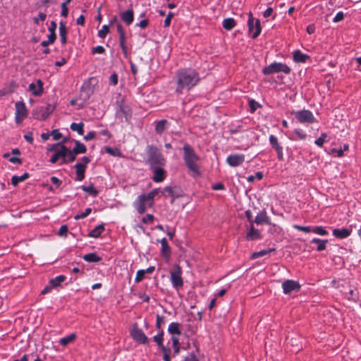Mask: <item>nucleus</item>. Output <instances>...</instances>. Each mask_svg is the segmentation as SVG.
I'll return each instance as SVG.
<instances>
[{"label": "nucleus", "mask_w": 361, "mask_h": 361, "mask_svg": "<svg viewBox=\"0 0 361 361\" xmlns=\"http://www.w3.org/2000/svg\"><path fill=\"white\" fill-rule=\"evenodd\" d=\"M312 232L315 234H318L320 235H328L327 231L322 226H314L312 228Z\"/></svg>", "instance_id": "a18cd8bd"}, {"label": "nucleus", "mask_w": 361, "mask_h": 361, "mask_svg": "<svg viewBox=\"0 0 361 361\" xmlns=\"http://www.w3.org/2000/svg\"><path fill=\"white\" fill-rule=\"evenodd\" d=\"M254 221L257 225L260 224H270V219L267 215V212L263 209L260 211L257 215L256 216L255 219H254Z\"/></svg>", "instance_id": "6ab92c4d"}, {"label": "nucleus", "mask_w": 361, "mask_h": 361, "mask_svg": "<svg viewBox=\"0 0 361 361\" xmlns=\"http://www.w3.org/2000/svg\"><path fill=\"white\" fill-rule=\"evenodd\" d=\"M310 56L306 54H303L300 50L297 49L293 52V60L295 63H306Z\"/></svg>", "instance_id": "412c9836"}, {"label": "nucleus", "mask_w": 361, "mask_h": 361, "mask_svg": "<svg viewBox=\"0 0 361 361\" xmlns=\"http://www.w3.org/2000/svg\"><path fill=\"white\" fill-rule=\"evenodd\" d=\"M164 331L160 330L158 334L153 337L154 341L157 344L159 349L162 348L163 347H165L163 345V337H164Z\"/></svg>", "instance_id": "473e14b6"}, {"label": "nucleus", "mask_w": 361, "mask_h": 361, "mask_svg": "<svg viewBox=\"0 0 361 361\" xmlns=\"http://www.w3.org/2000/svg\"><path fill=\"white\" fill-rule=\"evenodd\" d=\"M55 106L48 104L46 106H38L32 111V115L35 119L45 120L54 111Z\"/></svg>", "instance_id": "0eeeda50"}, {"label": "nucleus", "mask_w": 361, "mask_h": 361, "mask_svg": "<svg viewBox=\"0 0 361 361\" xmlns=\"http://www.w3.org/2000/svg\"><path fill=\"white\" fill-rule=\"evenodd\" d=\"M82 259L88 262H97L101 259L100 257L96 253H89L85 255L82 257Z\"/></svg>", "instance_id": "e433bc0d"}, {"label": "nucleus", "mask_w": 361, "mask_h": 361, "mask_svg": "<svg viewBox=\"0 0 361 361\" xmlns=\"http://www.w3.org/2000/svg\"><path fill=\"white\" fill-rule=\"evenodd\" d=\"M173 16H174V14L172 12H169L167 14L166 18H165L164 23V27H168L170 26L171 19L173 18Z\"/></svg>", "instance_id": "4d7b16f0"}, {"label": "nucleus", "mask_w": 361, "mask_h": 361, "mask_svg": "<svg viewBox=\"0 0 361 361\" xmlns=\"http://www.w3.org/2000/svg\"><path fill=\"white\" fill-rule=\"evenodd\" d=\"M249 105H250V107L252 111H255L258 107L260 106L259 103L257 102L256 101H255L254 99H251L249 102Z\"/></svg>", "instance_id": "69168bd1"}, {"label": "nucleus", "mask_w": 361, "mask_h": 361, "mask_svg": "<svg viewBox=\"0 0 361 361\" xmlns=\"http://www.w3.org/2000/svg\"><path fill=\"white\" fill-rule=\"evenodd\" d=\"M109 32V25H104L102 26V29L99 30L98 36L100 38H104Z\"/></svg>", "instance_id": "603ef678"}, {"label": "nucleus", "mask_w": 361, "mask_h": 361, "mask_svg": "<svg viewBox=\"0 0 361 361\" xmlns=\"http://www.w3.org/2000/svg\"><path fill=\"white\" fill-rule=\"evenodd\" d=\"M212 188L214 190H223L225 189V186L221 183H216L212 185Z\"/></svg>", "instance_id": "338daca9"}, {"label": "nucleus", "mask_w": 361, "mask_h": 361, "mask_svg": "<svg viewBox=\"0 0 361 361\" xmlns=\"http://www.w3.org/2000/svg\"><path fill=\"white\" fill-rule=\"evenodd\" d=\"M146 153L147 155L146 162L149 166V169L157 166H165L166 159L156 146L147 145Z\"/></svg>", "instance_id": "20e7f679"}, {"label": "nucleus", "mask_w": 361, "mask_h": 361, "mask_svg": "<svg viewBox=\"0 0 361 361\" xmlns=\"http://www.w3.org/2000/svg\"><path fill=\"white\" fill-rule=\"evenodd\" d=\"M168 121L162 119L156 122L155 131L157 134L161 135L166 128Z\"/></svg>", "instance_id": "bb28decb"}, {"label": "nucleus", "mask_w": 361, "mask_h": 361, "mask_svg": "<svg viewBox=\"0 0 361 361\" xmlns=\"http://www.w3.org/2000/svg\"><path fill=\"white\" fill-rule=\"evenodd\" d=\"M298 123L302 124H309L317 122V119L310 110L302 109L294 111L293 113Z\"/></svg>", "instance_id": "6e6552de"}, {"label": "nucleus", "mask_w": 361, "mask_h": 361, "mask_svg": "<svg viewBox=\"0 0 361 361\" xmlns=\"http://www.w3.org/2000/svg\"><path fill=\"white\" fill-rule=\"evenodd\" d=\"M75 168L76 169L77 180L80 181L82 180L85 178V168H84L82 164H78L75 165Z\"/></svg>", "instance_id": "7c9ffc66"}, {"label": "nucleus", "mask_w": 361, "mask_h": 361, "mask_svg": "<svg viewBox=\"0 0 361 361\" xmlns=\"http://www.w3.org/2000/svg\"><path fill=\"white\" fill-rule=\"evenodd\" d=\"M165 322V317L159 314H157L156 316V328L159 330V331L161 329V325Z\"/></svg>", "instance_id": "de8ad7c7"}, {"label": "nucleus", "mask_w": 361, "mask_h": 361, "mask_svg": "<svg viewBox=\"0 0 361 361\" xmlns=\"http://www.w3.org/2000/svg\"><path fill=\"white\" fill-rule=\"evenodd\" d=\"M154 218V217L152 214H147V215H145V216H143L142 218L141 221H142V223L145 224H150L153 221Z\"/></svg>", "instance_id": "6e6d98bb"}, {"label": "nucleus", "mask_w": 361, "mask_h": 361, "mask_svg": "<svg viewBox=\"0 0 361 361\" xmlns=\"http://www.w3.org/2000/svg\"><path fill=\"white\" fill-rule=\"evenodd\" d=\"M269 143L270 145H271V147L274 148V149H276L277 147H281V145L278 142V139L277 137L274 135H271L269 136Z\"/></svg>", "instance_id": "3c124183"}, {"label": "nucleus", "mask_w": 361, "mask_h": 361, "mask_svg": "<svg viewBox=\"0 0 361 361\" xmlns=\"http://www.w3.org/2000/svg\"><path fill=\"white\" fill-rule=\"evenodd\" d=\"M148 24H149L148 19H143L140 22H139L138 23H136L135 26L136 27H140L142 29H145V28H146L148 26Z\"/></svg>", "instance_id": "0e129e2a"}, {"label": "nucleus", "mask_w": 361, "mask_h": 361, "mask_svg": "<svg viewBox=\"0 0 361 361\" xmlns=\"http://www.w3.org/2000/svg\"><path fill=\"white\" fill-rule=\"evenodd\" d=\"M47 151L54 152V154L50 159V162L51 164H56L60 159L61 160V164H63V161H65L64 159H66V155L68 152V148L61 143H56L48 148Z\"/></svg>", "instance_id": "39448f33"}, {"label": "nucleus", "mask_w": 361, "mask_h": 361, "mask_svg": "<svg viewBox=\"0 0 361 361\" xmlns=\"http://www.w3.org/2000/svg\"><path fill=\"white\" fill-rule=\"evenodd\" d=\"M159 192L160 189L156 188L149 192L148 193L142 194V195H144V198L147 200L148 205L152 206L154 204V197Z\"/></svg>", "instance_id": "5701e85b"}, {"label": "nucleus", "mask_w": 361, "mask_h": 361, "mask_svg": "<svg viewBox=\"0 0 361 361\" xmlns=\"http://www.w3.org/2000/svg\"><path fill=\"white\" fill-rule=\"evenodd\" d=\"M83 126L84 123L82 122L79 123H73L71 124L70 128L73 131L78 132L79 135H82L84 133Z\"/></svg>", "instance_id": "4c0bfd02"}, {"label": "nucleus", "mask_w": 361, "mask_h": 361, "mask_svg": "<svg viewBox=\"0 0 361 361\" xmlns=\"http://www.w3.org/2000/svg\"><path fill=\"white\" fill-rule=\"evenodd\" d=\"M72 150L73 154H84L86 152L87 148L84 144L77 140L75 142V147Z\"/></svg>", "instance_id": "cd10ccee"}, {"label": "nucleus", "mask_w": 361, "mask_h": 361, "mask_svg": "<svg viewBox=\"0 0 361 361\" xmlns=\"http://www.w3.org/2000/svg\"><path fill=\"white\" fill-rule=\"evenodd\" d=\"M293 133L297 136L299 140H304L307 138V135L301 128H295L293 130Z\"/></svg>", "instance_id": "c03bdc74"}, {"label": "nucleus", "mask_w": 361, "mask_h": 361, "mask_svg": "<svg viewBox=\"0 0 361 361\" xmlns=\"http://www.w3.org/2000/svg\"><path fill=\"white\" fill-rule=\"evenodd\" d=\"M222 25L225 30H231L236 25V23L233 18H227L223 20Z\"/></svg>", "instance_id": "c85d7f7f"}, {"label": "nucleus", "mask_w": 361, "mask_h": 361, "mask_svg": "<svg viewBox=\"0 0 361 361\" xmlns=\"http://www.w3.org/2000/svg\"><path fill=\"white\" fill-rule=\"evenodd\" d=\"M163 353V360L164 361H171V349L169 348L163 347L160 349Z\"/></svg>", "instance_id": "8fccbe9b"}, {"label": "nucleus", "mask_w": 361, "mask_h": 361, "mask_svg": "<svg viewBox=\"0 0 361 361\" xmlns=\"http://www.w3.org/2000/svg\"><path fill=\"white\" fill-rule=\"evenodd\" d=\"M57 24L55 21H51V25L49 27V31L50 32L49 34V42H54L56 36L55 34V30L56 29Z\"/></svg>", "instance_id": "f704fd0d"}, {"label": "nucleus", "mask_w": 361, "mask_h": 361, "mask_svg": "<svg viewBox=\"0 0 361 361\" xmlns=\"http://www.w3.org/2000/svg\"><path fill=\"white\" fill-rule=\"evenodd\" d=\"M134 207L139 214H143L152 205H148L147 200L144 198V195H140L135 201Z\"/></svg>", "instance_id": "dca6fc26"}, {"label": "nucleus", "mask_w": 361, "mask_h": 361, "mask_svg": "<svg viewBox=\"0 0 361 361\" xmlns=\"http://www.w3.org/2000/svg\"><path fill=\"white\" fill-rule=\"evenodd\" d=\"M261 238V233L258 229L255 228L253 224L250 225L249 231L247 233L246 239L247 240H255Z\"/></svg>", "instance_id": "4be33fe9"}, {"label": "nucleus", "mask_w": 361, "mask_h": 361, "mask_svg": "<svg viewBox=\"0 0 361 361\" xmlns=\"http://www.w3.org/2000/svg\"><path fill=\"white\" fill-rule=\"evenodd\" d=\"M344 18V13L342 11L338 12L334 18H333L334 23H338L340 21H342Z\"/></svg>", "instance_id": "052dcab7"}, {"label": "nucleus", "mask_w": 361, "mask_h": 361, "mask_svg": "<svg viewBox=\"0 0 361 361\" xmlns=\"http://www.w3.org/2000/svg\"><path fill=\"white\" fill-rule=\"evenodd\" d=\"M164 166H157L149 169V170L153 173L152 179L154 182L161 183L165 179L166 172L164 169Z\"/></svg>", "instance_id": "2eb2a0df"}, {"label": "nucleus", "mask_w": 361, "mask_h": 361, "mask_svg": "<svg viewBox=\"0 0 361 361\" xmlns=\"http://www.w3.org/2000/svg\"><path fill=\"white\" fill-rule=\"evenodd\" d=\"M182 270L179 266L170 272V279L173 287L179 290L183 285V281L181 276Z\"/></svg>", "instance_id": "9d476101"}, {"label": "nucleus", "mask_w": 361, "mask_h": 361, "mask_svg": "<svg viewBox=\"0 0 361 361\" xmlns=\"http://www.w3.org/2000/svg\"><path fill=\"white\" fill-rule=\"evenodd\" d=\"M282 288L285 294H290L291 292L298 291L300 288V285L298 281L288 279L283 282Z\"/></svg>", "instance_id": "ddd939ff"}, {"label": "nucleus", "mask_w": 361, "mask_h": 361, "mask_svg": "<svg viewBox=\"0 0 361 361\" xmlns=\"http://www.w3.org/2000/svg\"><path fill=\"white\" fill-rule=\"evenodd\" d=\"M130 336L133 339L140 343V344H147L149 343V338L145 334L143 331L137 327V326H134L130 331Z\"/></svg>", "instance_id": "9b49d317"}, {"label": "nucleus", "mask_w": 361, "mask_h": 361, "mask_svg": "<svg viewBox=\"0 0 361 361\" xmlns=\"http://www.w3.org/2000/svg\"><path fill=\"white\" fill-rule=\"evenodd\" d=\"M245 161V155L243 154H232L227 157L226 163L231 167L241 165Z\"/></svg>", "instance_id": "4468645a"}, {"label": "nucleus", "mask_w": 361, "mask_h": 361, "mask_svg": "<svg viewBox=\"0 0 361 361\" xmlns=\"http://www.w3.org/2000/svg\"><path fill=\"white\" fill-rule=\"evenodd\" d=\"M75 337H76V336H75V334H71L68 335V336H66V337H63V338H61L60 339V343L62 345H66L68 343H70L72 341H73L75 340Z\"/></svg>", "instance_id": "79ce46f5"}, {"label": "nucleus", "mask_w": 361, "mask_h": 361, "mask_svg": "<svg viewBox=\"0 0 361 361\" xmlns=\"http://www.w3.org/2000/svg\"><path fill=\"white\" fill-rule=\"evenodd\" d=\"M183 160L188 169L192 173L193 177L201 176L198 161L199 156L195 153L193 148L188 144H185L183 147Z\"/></svg>", "instance_id": "f03ea898"}, {"label": "nucleus", "mask_w": 361, "mask_h": 361, "mask_svg": "<svg viewBox=\"0 0 361 361\" xmlns=\"http://www.w3.org/2000/svg\"><path fill=\"white\" fill-rule=\"evenodd\" d=\"M290 71V68L285 63L281 62H273L262 69V73L264 75H271L278 73L289 74Z\"/></svg>", "instance_id": "423d86ee"}, {"label": "nucleus", "mask_w": 361, "mask_h": 361, "mask_svg": "<svg viewBox=\"0 0 361 361\" xmlns=\"http://www.w3.org/2000/svg\"><path fill=\"white\" fill-rule=\"evenodd\" d=\"M145 273L144 269H140L137 271L136 276H135V281L140 282L141 281L144 277H145Z\"/></svg>", "instance_id": "e2e57ef3"}, {"label": "nucleus", "mask_w": 361, "mask_h": 361, "mask_svg": "<svg viewBox=\"0 0 361 361\" xmlns=\"http://www.w3.org/2000/svg\"><path fill=\"white\" fill-rule=\"evenodd\" d=\"M275 250H276L275 248L272 247V248H269V249H266V250H262L259 252H255L252 254L251 258L253 259H257V258L261 257L262 256H264L266 255H268L271 252H275Z\"/></svg>", "instance_id": "c756f323"}, {"label": "nucleus", "mask_w": 361, "mask_h": 361, "mask_svg": "<svg viewBox=\"0 0 361 361\" xmlns=\"http://www.w3.org/2000/svg\"><path fill=\"white\" fill-rule=\"evenodd\" d=\"M68 233V226L66 225H62L59 231L58 235L61 237H66Z\"/></svg>", "instance_id": "13d9d810"}, {"label": "nucleus", "mask_w": 361, "mask_h": 361, "mask_svg": "<svg viewBox=\"0 0 361 361\" xmlns=\"http://www.w3.org/2000/svg\"><path fill=\"white\" fill-rule=\"evenodd\" d=\"M158 241L160 242L161 245V255L164 256L169 255L170 253V247L168 245L167 240L165 238H163L161 240Z\"/></svg>", "instance_id": "72a5a7b5"}, {"label": "nucleus", "mask_w": 361, "mask_h": 361, "mask_svg": "<svg viewBox=\"0 0 361 361\" xmlns=\"http://www.w3.org/2000/svg\"><path fill=\"white\" fill-rule=\"evenodd\" d=\"M51 135L53 137L54 140H59L61 137L62 134L58 129H55L51 132Z\"/></svg>", "instance_id": "680f3d73"}, {"label": "nucleus", "mask_w": 361, "mask_h": 361, "mask_svg": "<svg viewBox=\"0 0 361 361\" xmlns=\"http://www.w3.org/2000/svg\"><path fill=\"white\" fill-rule=\"evenodd\" d=\"M332 233L336 238L345 239L350 235L351 230L346 228H334Z\"/></svg>", "instance_id": "aec40b11"}, {"label": "nucleus", "mask_w": 361, "mask_h": 361, "mask_svg": "<svg viewBox=\"0 0 361 361\" xmlns=\"http://www.w3.org/2000/svg\"><path fill=\"white\" fill-rule=\"evenodd\" d=\"M119 35V40L120 45L122 49V51L125 55L127 54V47L125 45V32L118 34Z\"/></svg>", "instance_id": "09e8293b"}, {"label": "nucleus", "mask_w": 361, "mask_h": 361, "mask_svg": "<svg viewBox=\"0 0 361 361\" xmlns=\"http://www.w3.org/2000/svg\"><path fill=\"white\" fill-rule=\"evenodd\" d=\"M104 226L102 225H99L96 228H94L93 230H92L88 235L92 238H97L100 235L102 232L104 231Z\"/></svg>", "instance_id": "ea45409f"}, {"label": "nucleus", "mask_w": 361, "mask_h": 361, "mask_svg": "<svg viewBox=\"0 0 361 361\" xmlns=\"http://www.w3.org/2000/svg\"><path fill=\"white\" fill-rule=\"evenodd\" d=\"M91 208H86L85 212H82L80 214H77L74 218L75 219L78 220L80 219H84L87 217L90 213H91Z\"/></svg>", "instance_id": "5fc2aeb1"}, {"label": "nucleus", "mask_w": 361, "mask_h": 361, "mask_svg": "<svg viewBox=\"0 0 361 361\" xmlns=\"http://www.w3.org/2000/svg\"><path fill=\"white\" fill-rule=\"evenodd\" d=\"M200 80L199 73L193 68H181L175 75L176 84V92L182 94L184 90L189 91L196 86Z\"/></svg>", "instance_id": "f257e3e1"}, {"label": "nucleus", "mask_w": 361, "mask_h": 361, "mask_svg": "<svg viewBox=\"0 0 361 361\" xmlns=\"http://www.w3.org/2000/svg\"><path fill=\"white\" fill-rule=\"evenodd\" d=\"M116 117L123 121L130 123L132 118V109L125 97L118 94L116 102Z\"/></svg>", "instance_id": "7ed1b4c3"}, {"label": "nucleus", "mask_w": 361, "mask_h": 361, "mask_svg": "<svg viewBox=\"0 0 361 361\" xmlns=\"http://www.w3.org/2000/svg\"><path fill=\"white\" fill-rule=\"evenodd\" d=\"M121 19L126 25H130L133 23L134 20L133 11L132 9H128L123 11L120 14Z\"/></svg>", "instance_id": "f3484780"}, {"label": "nucleus", "mask_w": 361, "mask_h": 361, "mask_svg": "<svg viewBox=\"0 0 361 361\" xmlns=\"http://www.w3.org/2000/svg\"><path fill=\"white\" fill-rule=\"evenodd\" d=\"M348 149L349 145L348 144H344L340 149L333 148L331 149V152L336 153L338 157H342L344 155V152L348 151Z\"/></svg>", "instance_id": "58836bf2"}, {"label": "nucleus", "mask_w": 361, "mask_h": 361, "mask_svg": "<svg viewBox=\"0 0 361 361\" xmlns=\"http://www.w3.org/2000/svg\"><path fill=\"white\" fill-rule=\"evenodd\" d=\"M310 243L317 244V250L320 252V251H323L326 249L328 240L314 238L312 239Z\"/></svg>", "instance_id": "393cba45"}, {"label": "nucleus", "mask_w": 361, "mask_h": 361, "mask_svg": "<svg viewBox=\"0 0 361 361\" xmlns=\"http://www.w3.org/2000/svg\"><path fill=\"white\" fill-rule=\"evenodd\" d=\"M293 228L298 231H303L305 233H310L312 231V228L310 226H303L298 224L293 225Z\"/></svg>", "instance_id": "864d4df0"}, {"label": "nucleus", "mask_w": 361, "mask_h": 361, "mask_svg": "<svg viewBox=\"0 0 361 361\" xmlns=\"http://www.w3.org/2000/svg\"><path fill=\"white\" fill-rule=\"evenodd\" d=\"M76 155H77L76 154L73 153V150H70L68 149V152L67 154L66 155V159H64L65 161H63V164L71 163V162L74 161L76 159Z\"/></svg>", "instance_id": "49530a36"}, {"label": "nucleus", "mask_w": 361, "mask_h": 361, "mask_svg": "<svg viewBox=\"0 0 361 361\" xmlns=\"http://www.w3.org/2000/svg\"><path fill=\"white\" fill-rule=\"evenodd\" d=\"M184 361H198V359L194 353H191L185 357Z\"/></svg>", "instance_id": "774afa93"}, {"label": "nucleus", "mask_w": 361, "mask_h": 361, "mask_svg": "<svg viewBox=\"0 0 361 361\" xmlns=\"http://www.w3.org/2000/svg\"><path fill=\"white\" fill-rule=\"evenodd\" d=\"M66 279V276L63 275H59L54 279H51L49 281V284L52 286L54 288H56L60 286V284L63 282Z\"/></svg>", "instance_id": "c9c22d12"}, {"label": "nucleus", "mask_w": 361, "mask_h": 361, "mask_svg": "<svg viewBox=\"0 0 361 361\" xmlns=\"http://www.w3.org/2000/svg\"><path fill=\"white\" fill-rule=\"evenodd\" d=\"M248 31L252 39H256L262 32V27L259 20L255 19L251 12L249 13L247 20Z\"/></svg>", "instance_id": "1a4fd4ad"}, {"label": "nucleus", "mask_w": 361, "mask_h": 361, "mask_svg": "<svg viewBox=\"0 0 361 361\" xmlns=\"http://www.w3.org/2000/svg\"><path fill=\"white\" fill-rule=\"evenodd\" d=\"M29 174L25 173L21 176H13L11 178V183L13 185L16 186L20 182H23L28 178Z\"/></svg>", "instance_id": "2f4dec72"}, {"label": "nucleus", "mask_w": 361, "mask_h": 361, "mask_svg": "<svg viewBox=\"0 0 361 361\" xmlns=\"http://www.w3.org/2000/svg\"><path fill=\"white\" fill-rule=\"evenodd\" d=\"M82 189L83 191L86 192L90 195H92L93 197L97 196L98 194L97 190L94 188L92 185L88 186H82Z\"/></svg>", "instance_id": "37998d69"}, {"label": "nucleus", "mask_w": 361, "mask_h": 361, "mask_svg": "<svg viewBox=\"0 0 361 361\" xmlns=\"http://www.w3.org/2000/svg\"><path fill=\"white\" fill-rule=\"evenodd\" d=\"M28 89L32 92L35 96H40L43 92V83L40 80H38L36 83H30Z\"/></svg>", "instance_id": "a211bd4d"}, {"label": "nucleus", "mask_w": 361, "mask_h": 361, "mask_svg": "<svg viewBox=\"0 0 361 361\" xmlns=\"http://www.w3.org/2000/svg\"><path fill=\"white\" fill-rule=\"evenodd\" d=\"M47 18V15L44 13H39L37 17L33 18L34 23L35 24H39V20L44 21Z\"/></svg>", "instance_id": "bf43d9fd"}, {"label": "nucleus", "mask_w": 361, "mask_h": 361, "mask_svg": "<svg viewBox=\"0 0 361 361\" xmlns=\"http://www.w3.org/2000/svg\"><path fill=\"white\" fill-rule=\"evenodd\" d=\"M180 324L178 322H171L168 327V332L172 336L180 335Z\"/></svg>", "instance_id": "b1692460"}, {"label": "nucleus", "mask_w": 361, "mask_h": 361, "mask_svg": "<svg viewBox=\"0 0 361 361\" xmlns=\"http://www.w3.org/2000/svg\"><path fill=\"white\" fill-rule=\"evenodd\" d=\"M15 120L17 123H20L27 116V110L23 102H17L15 104Z\"/></svg>", "instance_id": "f8f14e48"}, {"label": "nucleus", "mask_w": 361, "mask_h": 361, "mask_svg": "<svg viewBox=\"0 0 361 361\" xmlns=\"http://www.w3.org/2000/svg\"><path fill=\"white\" fill-rule=\"evenodd\" d=\"M67 35V29L65 23L63 21H61L59 23V35L61 38V42L63 44H65L67 41L66 38Z\"/></svg>", "instance_id": "a878e982"}, {"label": "nucleus", "mask_w": 361, "mask_h": 361, "mask_svg": "<svg viewBox=\"0 0 361 361\" xmlns=\"http://www.w3.org/2000/svg\"><path fill=\"white\" fill-rule=\"evenodd\" d=\"M345 298L348 300H352V301H357L359 298L357 290L355 289H353V288H350L349 290L348 293H347L345 294Z\"/></svg>", "instance_id": "a19ab883"}]
</instances>
